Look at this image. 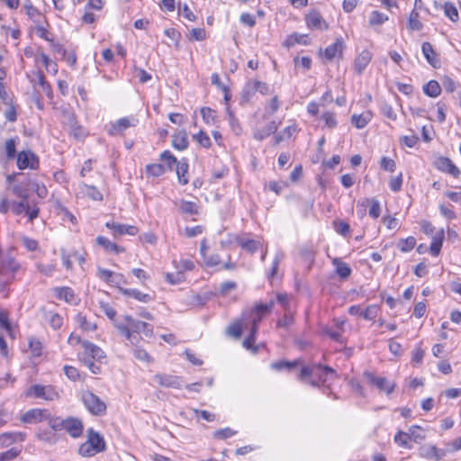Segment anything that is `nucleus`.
<instances>
[{"label": "nucleus", "mask_w": 461, "mask_h": 461, "mask_svg": "<svg viewBox=\"0 0 461 461\" xmlns=\"http://www.w3.org/2000/svg\"><path fill=\"white\" fill-rule=\"evenodd\" d=\"M19 268V263L10 256L0 260V293L5 297L7 296V286L14 281Z\"/></svg>", "instance_id": "obj_1"}, {"label": "nucleus", "mask_w": 461, "mask_h": 461, "mask_svg": "<svg viewBox=\"0 0 461 461\" xmlns=\"http://www.w3.org/2000/svg\"><path fill=\"white\" fill-rule=\"evenodd\" d=\"M50 427L54 430L65 429L72 438H78L83 433V423L79 419L55 417L50 420Z\"/></svg>", "instance_id": "obj_2"}, {"label": "nucleus", "mask_w": 461, "mask_h": 461, "mask_svg": "<svg viewBox=\"0 0 461 461\" xmlns=\"http://www.w3.org/2000/svg\"><path fill=\"white\" fill-rule=\"evenodd\" d=\"M275 305V301L271 300L268 303H258L256 304L248 313H244V321L248 327L255 328L256 331L258 330V324L262 321L263 317L271 312Z\"/></svg>", "instance_id": "obj_3"}, {"label": "nucleus", "mask_w": 461, "mask_h": 461, "mask_svg": "<svg viewBox=\"0 0 461 461\" xmlns=\"http://www.w3.org/2000/svg\"><path fill=\"white\" fill-rule=\"evenodd\" d=\"M82 401L86 408L96 416H103L106 412V404L97 395L90 391L82 393Z\"/></svg>", "instance_id": "obj_4"}, {"label": "nucleus", "mask_w": 461, "mask_h": 461, "mask_svg": "<svg viewBox=\"0 0 461 461\" xmlns=\"http://www.w3.org/2000/svg\"><path fill=\"white\" fill-rule=\"evenodd\" d=\"M29 397L53 401L59 398V393L52 385L33 384L26 392Z\"/></svg>", "instance_id": "obj_5"}, {"label": "nucleus", "mask_w": 461, "mask_h": 461, "mask_svg": "<svg viewBox=\"0 0 461 461\" xmlns=\"http://www.w3.org/2000/svg\"><path fill=\"white\" fill-rule=\"evenodd\" d=\"M364 377L369 384L376 387L381 392H384L387 395L391 394L394 390L395 383L390 382L385 377L375 376L369 371L364 372Z\"/></svg>", "instance_id": "obj_6"}, {"label": "nucleus", "mask_w": 461, "mask_h": 461, "mask_svg": "<svg viewBox=\"0 0 461 461\" xmlns=\"http://www.w3.org/2000/svg\"><path fill=\"white\" fill-rule=\"evenodd\" d=\"M55 417H52L50 415V412L48 410H42V409H32L27 411L21 418V420L23 423H37L43 420H47L48 424L50 425V420L54 419Z\"/></svg>", "instance_id": "obj_7"}, {"label": "nucleus", "mask_w": 461, "mask_h": 461, "mask_svg": "<svg viewBox=\"0 0 461 461\" xmlns=\"http://www.w3.org/2000/svg\"><path fill=\"white\" fill-rule=\"evenodd\" d=\"M124 320L130 330L137 334L143 333L146 337H151L153 335V328L150 324L133 319L130 315H125Z\"/></svg>", "instance_id": "obj_8"}, {"label": "nucleus", "mask_w": 461, "mask_h": 461, "mask_svg": "<svg viewBox=\"0 0 461 461\" xmlns=\"http://www.w3.org/2000/svg\"><path fill=\"white\" fill-rule=\"evenodd\" d=\"M39 160L36 155L31 150L21 151L17 155V167L20 169L32 168L38 167Z\"/></svg>", "instance_id": "obj_9"}, {"label": "nucleus", "mask_w": 461, "mask_h": 461, "mask_svg": "<svg viewBox=\"0 0 461 461\" xmlns=\"http://www.w3.org/2000/svg\"><path fill=\"white\" fill-rule=\"evenodd\" d=\"M307 27L312 30L325 31L329 28L328 23L321 14L316 11H311L305 17Z\"/></svg>", "instance_id": "obj_10"}, {"label": "nucleus", "mask_w": 461, "mask_h": 461, "mask_svg": "<svg viewBox=\"0 0 461 461\" xmlns=\"http://www.w3.org/2000/svg\"><path fill=\"white\" fill-rule=\"evenodd\" d=\"M435 167L444 173H447L454 177H458L460 175L459 168L453 164V162L446 157H438L434 162Z\"/></svg>", "instance_id": "obj_11"}, {"label": "nucleus", "mask_w": 461, "mask_h": 461, "mask_svg": "<svg viewBox=\"0 0 461 461\" xmlns=\"http://www.w3.org/2000/svg\"><path fill=\"white\" fill-rule=\"evenodd\" d=\"M105 227L113 230V235L114 237L122 236L123 234L135 236L138 233V228L133 225H125L116 223L114 221H107L105 223Z\"/></svg>", "instance_id": "obj_12"}, {"label": "nucleus", "mask_w": 461, "mask_h": 461, "mask_svg": "<svg viewBox=\"0 0 461 461\" xmlns=\"http://www.w3.org/2000/svg\"><path fill=\"white\" fill-rule=\"evenodd\" d=\"M420 456L427 459L440 460L446 456V450L434 445H424L419 449Z\"/></svg>", "instance_id": "obj_13"}, {"label": "nucleus", "mask_w": 461, "mask_h": 461, "mask_svg": "<svg viewBox=\"0 0 461 461\" xmlns=\"http://www.w3.org/2000/svg\"><path fill=\"white\" fill-rule=\"evenodd\" d=\"M153 382L157 383L160 386L180 388L181 381L180 378L175 375L166 374H157L153 376Z\"/></svg>", "instance_id": "obj_14"}, {"label": "nucleus", "mask_w": 461, "mask_h": 461, "mask_svg": "<svg viewBox=\"0 0 461 461\" xmlns=\"http://www.w3.org/2000/svg\"><path fill=\"white\" fill-rule=\"evenodd\" d=\"M82 347L86 355L93 360L101 362L105 357L104 351L92 342L83 341Z\"/></svg>", "instance_id": "obj_15"}, {"label": "nucleus", "mask_w": 461, "mask_h": 461, "mask_svg": "<svg viewBox=\"0 0 461 461\" xmlns=\"http://www.w3.org/2000/svg\"><path fill=\"white\" fill-rule=\"evenodd\" d=\"M137 120L134 118H121L115 123H113L108 130L110 135H118L122 133L126 129L135 126Z\"/></svg>", "instance_id": "obj_16"}, {"label": "nucleus", "mask_w": 461, "mask_h": 461, "mask_svg": "<svg viewBox=\"0 0 461 461\" xmlns=\"http://www.w3.org/2000/svg\"><path fill=\"white\" fill-rule=\"evenodd\" d=\"M421 51L430 66L435 68L440 67V59L429 42L426 41L422 43Z\"/></svg>", "instance_id": "obj_17"}, {"label": "nucleus", "mask_w": 461, "mask_h": 461, "mask_svg": "<svg viewBox=\"0 0 461 461\" xmlns=\"http://www.w3.org/2000/svg\"><path fill=\"white\" fill-rule=\"evenodd\" d=\"M25 439V434L23 432H5L0 434V448L7 447L16 442H23Z\"/></svg>", "instance_id": "obj_18"}, {"label": "nucleus", "mask_w": 461, "mask_h": 461, "mask_svg": "<svg viewBox=\"0 0 461 461\" xmlns=\"http://www.w3.org/2000/svg\"><path fill=\"white\" fill-rule=\"evenodd\" d=\"M87 442L95 448L99 453L105 449V442L104 438L92 428L87 429Z\"/></svg>", "instance_id": "obj_19"}, {"label": "nucleus", "mask_w": 461, "mask_h": 461, "mask_svg": "<svg viewBox=\"0 0 461 461\" xmlns=\"http://www.w3.org/2000/svg\"><path fill=\"white\" fill-rule=\"evenodd\" d=\"M371 59L372 53L367 50H364L358 54L354 61L355 70L357 72V74H361L365 70V68L370 63Z\"/></svg>", "instance_id": "obj_20"}, {"label": "nucleus", "mask_w": 461, "mask_h": 461, "mask_svg": "<svg viewBox=\"0 0 461 461\" xmlns=\"http://www.w3.org/2000/svg\"><path fill=\"white\" fill-rule=\"evenodd\" d=\"M344 48L345 44L343 39L338 38L333 44L328 46L325 49V57L327 58V59L331 60L337 56H340L342 54Z\"/></svg>", "instance_id": "obj_21"}, {"label": "nucleus", "mask_w": 461, "mask_h": 461, "mask_svg": "<svg viewBox=\"0 0 461 461\" xmlns=\"http://www.w3.org/2000/svg\"><path fill=\"white\" fill-rule=\"evenodd\" d=\"M96 243L100 245L106 252L120 254L124 251V248L118 246L116 243L112 242L110 240L104 236H98L96 238Z\"/></svg>", "instance_id": "obj_22"}, {"label": "nucleus", "mask_w": 461, "mask_h": 461, "mask_svg": "<svg viewBox=\"0 0 461 461\" xmlns=\"http://www.w3.org/2000/svg\"><path fill=\"white\" fill-rule=\"evenodd\" d=\"M119 332L123 335L132 345H137L141 337L140 334H137L130 330V328L122 322H119L115 324Z\"/></svg>", "instance_id": "obj_23"}, {"label": "nucleus", "mask_w": 461, "mask_h": 461, "mask_svg": "<svg viewBox=\"0 0 461 461\" xmlns=\"http://www.w3.org/2000/svg\"><path fill=\"white\" fill-rule=\"evenodd\" d=\"M97 276L104 282L112 284H119L122 279V275L101 267L97 268Z\"/></svg>", "instance_id": "obj_24"}, {"label": "nucleus", "mask_w": 461, "mask_h": 461, "mask_svg": "<svg viewBox=\"0 0 461 461\" xmlns=\"http://www.w3.org/2000/svg\"><path fill=\"white\" fill-rule=\"evenodd\" d=\"M444 237L445 235L443 229H440L434 235H432V241L429 247V250L432 256L437 257L439 255Z\"/></svg>", "instance_id": "obj_25"}, {"label": "nucleus", "mask_w": 461, "mask_h": 461, "mask_svg": "<svg viewBox=\"0 0 461 461\" xmlns=\"http://www.w3.org/2000/svg\"><path fill=\"white\" fill-rule=\"evenodd\" d=\"M172 146L178 150L185 149L188 147L187 133L185 131L176 132L172 137Z\"/></svg>", "instance_id": "obj_26"}, {"label": "nucleus", "mask_w": 461, "mask_h": 461, "mask_svg": "<svg viewBox=\"0 0 461 461\" xmlns=\"http://www.w3.org/2000/svg\"><path fill=\"white\" fill-rule=\"evenodd\" d=\"M79 188L82 194L89 197L94 201H102L103 194L94 185H89L85 183L79 184Z\"/></svg>", "instance_id": "obj_27"}, {"label": "nucleus", "mask_w": 461, "mask_h": 461, "mask_svg": "<svg viewBox=\"0 0 461 461\" xmlns=\"http://www.w3.org/2000/svg\"><path fill=\"white\" fill-rule=\"evenodd\" d=\"M176 204L183 214L196 215L198 213V206L194 202L179 200Z\"/></svg>", "instance_id": "obj_28"}, {"label": "nucleus", "mask_w": 461, "mask_h": 461, "mask_svg": "<svg viewBox=\"0 0 461 461\" xmlns=\"http://www.w3.org/2000/svg\"><path fill=\"white\" fill-rule=\"evenodd\" d=\"M372 119V113L366 111L361 114H353L351 117V122L357 129L364 128Z\"/></svg>", "instance_id": "obj_29"}, {"label": "nucleus", "mask_w": 461, "mask_h": 461, "mask_svg": "<svg viewBox=\"0 0 461 461\" xmlns=\"http://www.w3.org/2000/svg\"><path fill=\"white\" fill-rule=\"evenodd\" d=\"M277 128H278V123H276L275 121H272V122H268L261 130H258V131H256L254 134V137L258 140H262L265 138L275 133L276 131Z\"/></svg>", "instance_id": "obj_30"}, {"label": "nucleus", "mask_w": 461, "mask_h": 461, "mask_svg": "<svg viewBox=\"0 0 461 461\" xmlns=\"http://www.w3.org/2000/svg\"><path fill=\"white\" fill-rule=\"evenodd\" d=\"M188 167H189V166H188L187 160L185 158L179 160V162L176 165V171L177 178H178L179 183L182 184L183 185H185L188 183V177L186 176L187 172H188Z\"/></svg>", "instance_id": "obj_31"}, {"label": "nucleus", "mask_w": 461, "mask_h": 461, "mask_svg": "<svg viewBox=\"0 0 461 461\" xmlns=\"http://www.w3.org/2000/svg\"><path fill=\"white\" fill-rule=\"evenodd\" d=\"M424 94L429 97L436 98L441 93V86L437 80H429L422 87Z\"/></svg>", "instance_id": "obj_32"}, {"label": "nucleus", "mask_w": 461, "mask_h": 461, "mask_svg": "<svg viewBox=\"0 0 461 461\" xmlns=\"http://www.w3.org/2000/svg\"><path fill=\"white\" fill-rule=\"evenodd\" d=\"M55 295L59 300L72 303L75 300V293L70 287H56L54 289Z\"/></svg>", "instance_id": "obj_33"}, {"label": "nucleus", "mask_w": 461, "mask_h": 461, "mask_svg": "<svg viewBox=\"0 0 461 461\" xmlns=\"http://www.w3.org/2000/svg\"><path fill=\"white\" fill-rule=\"evenodd\" d=\"M317 375H314V377H318V379L325 383L329 378L335 376V370L328 366L316 365Z\"/></svg>", "instance_id": "obj_34"}, {"label": "nucleus", "mask_w": 461, "mask_h": 461, "mask_svg": "<svg viewBox=\"0 0 461 461\" xmlns=\"http://www.w3.org/2000/svg\"><path fill=\"white\" fill-rule=\"evenodd\" d=\"M236 241V244L240 246L242 249L248 250L249 252L254 253L258 250L259 247V242L255 240H244L240 237H233Z\"/></svg>", "instance_id": "obj_35"}, {"label": "nucleus", "mask_w": 461, "mask_h": 461, "mask_svg": "<svg viewBox=\"0 0 461 461\" xmlns=\"http://www.w3.org/2000/svg\"><path fill=\"white\" fill-rule=\"evenodd\" d=\"M121 292L124 295L133 297L134 299H136L141 303H148V302L151 301V296L149 294L141 293L140 291H139L137 289L121 288Z\"/></svg>", "instance_id": "obj_36"}, {"label": "nucleus", "mask_w": 461, "mask_h": 461, "mask_svg": "<svg viewBox=\"0 0 461 461\" xmlns=\"http://www.w3.org/2000/svg\"><path fill=\"white\" fill-rule=\"evenodd\" d=\"M332 263L336 267V273L341 278L346 279L350 276L351 268L347 263L341 261L339 258H334Z\"/></svg>", "instance_id": "obj_37"}, {"label": "nucleus", "mask_w": 461, "mask_h": 461, "mask_svg": "<svg viewBox=\"0 0 461 461\" xmlns=\"http://www.w3.org/2000/svg\"><path fill=\"white\" fill-rule=\"evenodd\" d=\"M31 186V181H29L26 185L23 184H16L12 186V191L16 196L22 198L23 200H27L29 197V188Z\"/></svg>", "instance_id": "obj_38"}, {"label": "nucleus", "mask_w": 461, "mask_h": 461, "mask_svg": "<svg viewBox=\"0 0 461 461\" xmlns=\"http://www.w3.org/2000/svg\"><path fill=\"white\" fill-rule=\"evenodd\" d=\"M445 15L450 19L453 23H456L459 19L457 8L453 3L446 2L443 5Z\"/></svg>", "instance_id": "obj_39"}, {"label": "nucleus", "mask_w": 461, "mask_h": 461, "mask_svg": "<svg viewBox=\"0 0 461 461\" xmlns=\"http://www.w3.org/2000/svg\"><path fill=\"white\" fill-rule=\"evenodd\" d=\"M248 328L249 327L243 319L242 321L240 322L239 321L230 325L227 329V332L235 338H240L242 333V330Z\"/></svg>", "instance_id": "obj_40"}, {"label": "nucleus", "mask_w": 461, "mask_h": 461, "mask_svg": "<svg viewBox=\"0 0 461 461\" xmlns=\"http://www.w3.org/2000/svg\"><path fill=\"white\" fill-rule=\"evenodd\" d=\"M132 354L134 357L140 361L145 362L147 364L153 362V358L150 357V355L145 349L140 347H135L132 349Z\"/></svg>", "instance_id": "obj_41"}, {"label": "nucleus", "mask_w": 461, "mask_h": 461, "mask_svg": "<svg viewBox=\"0 0 461 461\" xmlns=\"http://www.w3.org/2000/svg\"><path fill=\"white\" fill-rule=\"evenodd\" d=\"M165 172V167L161 164H149L146 166V173L153 177H158Z\"/></svg>", "instance_id": "obj_42"}, {"label": "nucleus", "mask_w": 461, "mask_h": 461, "mask_svg": "<svg viewBox=\"0 0 461 461\" xmlns=\"http://www.w3.org/2000/svg\"><path fill=\"white\" fill-rule=\"evenodd\" d=\"M38 85L41 86V91L46 94L49 97L52 95V90L50 85L45 80V77L42 71H37L36 73Z\"/></svg>", "instance_id": "obj_43"}, {"label": "nucleus", "mask_w": 461, "mask_h": 461, "mask_svg": "<svg viewBox=\"0 0 461 461\" xmlns=\"http://www.w3.org/2000/svg\"><path fill=\"white\" fill-rule=\"evenodd\" d=\"M257 333L258 331H256L255 328H249V334L248 338L243 341V346L247 349L251 350L253 353H256L258 351V348L253 346L256 340Z\"/></svg>", "instance_id": "obj_44"}, {"label": "nucleus", "mask_w": 461, "mask_h": 461, "mask_svg": "<svg viewBox=\"0 0 461 461\" xmlns=\"http://www.w3.org/2000/svg\"><path fill=\"white\" fill-rule=\"evenodd\" d=\"M411 439L410 434H407L403 431H398L394 436V441L395 443L402 447L405 448H411V446L409 445V440Z\"/></svg>", "instance_id": "obj_45"}, {"label": "nucleus", "mask_w": 461, "mask_h": 461, "mask_svg": "<svg viewBox=\"0 0 461 461\" xmlns=\"http://www.w3.org/2000/svg\"><path fill=\"white\" fill-rule=\"evenodd\" d=\"M416 245V240L414 237H408L404 240H401L397 245L402 252L411 251Z\"/></svg>", "instance_id": "obj_46"}, {"label": "nucleus", "mask_w": 461, "mask_h": 461, "mask_svg": "<svg viewBox=\"0 0 461 461\" xmlns=\"http://www.w3.org/2000/svg\"><path fill=\"white\" fill-rule=\"evenodd\" d=\"M387 20H388V16L386 14H382L378 11H373L370 14L369 23L371 25H379V24L384 23Z\"/></svg>", "instance_id": "obj_47"}, {"label": "nucleus", "mask_w": 461, "mask_h": 461, "mask_svg": "<svg viewBox=\"0 0 461 461\" xmlns=\"http://www.w3.org/2000/svg\"><path fill=\"white\" fill-rule=\"evenodd\" d=\"M366 202H370V208H369V216L376 219L380 216L381 213V206L380 203L377 199L372 198V199H366Z\"/></svg>", "instance_id": "obj_48"}, {"label": "nucleus", "mask_w": 461, "mask_h": 461, "mask_svg": "<svg viewBox=\"0 0 461 461\" xmlns=\"http://www.w3.org/2000/svg\"><path fill=\"white\" fill-rule=\"evenodd\" d=\"M160 159L167 163L169 170H173L174 166H176L179 162L168 150H165L160 154Z\"/></svg>", "instance_id": "obj_49"}, {"label": "nucleus", "mask_w": 461, "mask_h": 461, "mask_svg": "<svg viewBox=\"0 0 461 461\" xmlns=\"http://www.w3.org/2000/svg\"><path fill=\"white\" fill-rule=\"evenodd\" d=\"M422 23L419 20V14L412 10L409 17V27L414 31H420L422 29Z\"/></svg>", "instance_id": "obj_50"}, {"label": "nucleus", "mask_w": 461, "mask_h": 461, "mask_svg": "<svg viewBox=\"0 0 461 461\" xmlns=\"http://www.w3.org/2000/svg\"><path fill=\"white\" fill-rule=\"evenodd\" d=\"M78 453L82 456H93L95 454L99 453L95 448H94L87 441L81 444L78 448Z\"/></svg>", "instance_id": "obj_51"}, {"label": "nucleus", "mask_w": 461, "mask_h": 461, "mask_svg": "<svg viewBox=\"0 0 461 461\" xmlns=\"http://www.w3.org/2000/svg\"><path fill=\"white\" fill-rule=\"evenodd\" d=\"M77 322L84 330H95L96 329V325L88 321L86 316H83L81 313H78L76 317Z\"/></svg>", "instance_id": "obj_52"}, {"label": "nucleus", "mask_w": 461, "mask_h": 461, "mask_svg": "<svg viewBox=\"0 0 461 461\" xmlns=\"http://www.w3.org/2000/svg\"><path fill=\"white\" fill-rule=\"evenodd\" d=\"M6 157L8 159H13L16 155V141L14 139H8L5 144Z\"/></svg>", "instance_id": "obj_53"}, {"label": "nucleus", "mask_w": 461, "mask_h": 461, "mask_svg": "<svg viewBox=\"0 0 461 461\" xmlns=\"http://www.w3.org/2000/svg\"><path fill=\"white\" fill-rule=\"evenodd\" d=\"M380 167L384 171L394 172L396 169V163L390 158L382 157L380 160Z\"/></svg>", "instance_id": "obj_54"}, {"label": "nucleus", "mask_w": 461, "mask_h": 461, "mask_svg": "<svg viewBox=\"0 0 461 461\" xmlns=\"http://www.w3.org/2000/svg\"><path fill=\"white\" fill-rule=\"evenodd\" d=\"M297 365L296 361L289 362V361H278L271 364V368L276 371H282L284 369L291 370L294 368Z\"/></svg>", "instance_id": "obj_55"}, {"label": "nucleus", "mask_w": 461, "mask_h": 461, "mask_svg": "<svg viewBox=\"0 0 461 461\" xmlns=\"http://www.w3.org/2000/svg\"><path fill=\"white\" fill-rule=\"evenodd\" d=\"M41 62L43 63L45 68L49 72H52L56 74L58 72V65L56 62L52 61L46 54H41Z\"/></svg>", "instance_id": "obj_56"}, {"label": "nucleus", "mask_w": 461, "mask_h": 461, "mask_svg": "<svg viewBox=\"0 0 461 461\" xmlns=\"http://www.w3.org/2000/svg\"><path fill=\"white\" fill-rule=\"evenodd\" d=\"M237 285L233 281H226L220 285L218 294L221 296H226L230 291L236 289Z\"/></svg>", "instance_id": "obj_57"}, {"label": "nucleus", "mask_w": 461, "mask_h": 461, "mask_svg": "<svg viewBox=\"0 0 461 461\" xmlns=\"http://www.w3.org/2000/svg\"><path fill=\"white\" fill-rule=\"evenodd\" d=\"M236 433L237 431L233 430L230 428H224L214 431L213 437L217 439H226L234 436Z\"/></svg>", "instance_id": "obj_58"}, {"label": "nucleus", "mask_w": 461, "mask_h": 461, "mask_svg": "<svg viewBox=\"0 0 461 461\" xmlns=\"http://www.w3.org/2000/svg\"><path fill=\"white\" fill-rule=\"evenodd\" d=\"M194 140H196L202 147H211V140L209 136L203 131H200L197 134L193 136Z\"/></svg>", "instance_id": "obj_59"}, {"label": "nucleus", "mask_w": 461, "mask_h": 461, "mask_svg": "<svg viewBox=\"0 0 461 461\" xmlns=\"http://www.w3.org/2000/svg\"><path fill=\"white\" fill-rule=\"evenodd\" d=\"M420 430H421L420 426L413 425L410 427L409 432H407V434H410L411 439H413L415 442H420L425 438V435L420 433Z\"/></svg>", "instance_id": "obj_60"}, {"label": "nucleus", "mask_w": 461, "mask_h": 461, "mask_svg": "<svg viewBox=\"0 0 461 461\" xmlns=\"http://www.w3.org/2000/svg\"><path fill=\"white\" fill-rule=\"evenodd\" d=\"M201 115L203 121L207 123H212L214 122L216 112L209 107H203L201 109Z\"/></svg>", "instance_id": "obj_61"}, {"label": "nucleus", "mask_w": 461, "mask_h": 461, "mask_svg": "<svg viewBox=\"0 0 461 461\" xmlns=\"http://www.w3.org/2000/svg\"><path fill=\"white\" fill-rule=\"evenodd\" d=\"M63 370H64V373H65L66 376L69 380L75 382V381H77V380L81 379L80 374H79L78 370L76 367L71 366H64Z\"/></svg>", "instance_id": "obj_62"}, {"label": "nucleus", "mask_w": 461, "mask_h": 461, "mask_svg": "<svg viewBox=\"0 0 461 461\" xmlns=\"http://www.w3.org/2000/svg\"><path fill=\"white\" fill-rule=\"evenodd\" d=\"M21 449L17 447H12L8 449L7 451L0 453V459L2 461H11L18 456L20 454Z\"/></svg>", "instance_id": "obj_63"}, {"label": "nucleus", "mask_w": 461, "mask_h": 461, "mask_svg": "<svg viewBox=\"0 0 461 461\" xmlns=\"http://www.w3.org/2000/svg\"><path fill=\"white\" fill-rule=\"evenodd\" d=\"M379 308L377 305H369L366 309L362 312V317L365 320H374L378 314Z\"/></svg>", "instance_id": "obj_64"}]
</instances>
